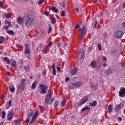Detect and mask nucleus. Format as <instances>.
Masks as SVG:
<instances>
[{
	"mask_svg": "<svg viewBox=\"0 0 125 125\" xmlns=\"http://www.w3.org/2000/svg\"><path fill=\"white\" fill-rule=\"evenodd\" d=\"M34 21V15L32 13L28 14L26 17V20L25 21L26 26L29 27L32 25Z\"/></svg>",
	"mask_w": 125,
	"mask_h": 125,
	"instance_id": "1",
	"label": "nucleus"
},
{
	"mask_svg": "<svg viewBox=\"0 0 125 125\" xmlns=\"http://www.w3.org/2000/svg\"><path fill=\"white\" fill-rule=\"evenodd\" d=\"M54 99L53 98H51L49 93L46 95L45 99V103L47 104H50V105L52 104Z\"/></svg>",
	"mask_w": 125,
	"mask_h": 125,
	"instance_id": "2",
	"label": "nucleus"
},
{
	"mask_svg": "<svg viewBox=\"0 0 125 125\" xmlns=\"http://www.w3.org/2000/svg\"><path fill=\"white\" fill-rule=\"evenodd\" d=\"M24 47V53L25 54V56L27 57L28 59H30V51L28 44H25Z\"/></svg>",
	"mask_w": 125,
	"mask_h": 125,
	"instance_id": "3",
	"label": "nucleus"
},
{
	"mask_svg": "<svg viewBox=\"0 0 125 125\" xmlns=\"http://www.w3.org/2000/svg\"><path fill=\"white\" fill-rule=\"evenodd\" d=\"M80 30L81 40H83V37L86 35V28L85 26H83V28H81Z\"/></svg>",
	"mask_w": 125,
	"mask_h": 125,
	"instance_id": "4",
	"label": "nucleus"
},
{
	"mask_svg": "<svg viewBox=\"0 0 125 125\" xmlns=\"http://www.w3.org/2000/svg\"><path fill=\"white\" fill-rule=\"evenodd\" d=\"M124 34V32L122 30H117L115 33V37L117 39H121Z\"/></svg>",
	"mask_w": 125,
	"mask_h": 125,
	"instance_id": "5",
	"label": "nucleus"
},
{
	"mask_svg": "<svg viewBox=\"0 0 125 125\" xmlns=\"http://www.w3.org/2000/svg\"><path fill=\"white\" fill-rule=\"evenodd\" d=\"M38 115H39V111H37L34 115H33L31 121L29 122L30 124H32V123L35 121L38 117Z\"/></svg>",
	"mask_w": 125,
	"mask_h": 125,
	"instance_id": "6",
	"label": "nucleus"
},
{
	"mask_svg": "<svg viewBox=\"0 0 125 125\" xmlns=\"http://www.w3.org/2000/svg\"><path fill=\"white\" fill-rule=\"evenodd\" d=\"M40 89L42 90L41 93H42L43 94H45L46 93V89L47 88V86H44L43 84L40 85Z\"/></svg>",
	"mask_w": 125,
	"mask_h": 125,
	"instance_id": "7",
	"label": "nucleus"
},
{
	"mask_svg": "<svg viewBox=\"0 0 125 125\" xmlns=\"http://www.w3.org/2000/svg\"><path fill=\"white\" fill-rule=\"evenodd\" d=\"M84 54V53L83 52V49H80V50H79V54L78 55V58L79 60L82 59L83 58Z\"/></svg>",
	"mask_w": 125,
	"mask_h": 125,
	"instance_id": "8",
	"label": "nucleus"
},
{
	"mask_svg": "<svg viewBox=\"0 0 125 125\" xmlns=\"http://www.w3.org/2000/svg\"><path fill=\"white\" fill-rule=\"evenodd\" d=\"M119 96L121 97H124L125 96V88L122 87L119 91Z\"/></svg>",
	"mask_w": 125,
	"mask_h": 125,
	"instance_id": "9",
	"label": "nucleus"
},
{
	"mask_svg": "<svg viewBox=\"0 0 125 125\" xmlns=\"http://www.w3.org/2000/svg\"><path fill=\"white\" fill-rule=\"evenodd\" d=\"M13 117H14V111H12L7 114L8 120H12L13 119Z\"/></svg>",
	"mask_w": 125,
	"mask_h": 125,
	"instance_id": "10",
	"label": "nucleus"
},
{
	"mask_svg": "<svg viewBox=\"0 0 125 125\" xmlns=\"http://www.w3.org/2000/svg\"><path fill=\"white\" fill-rule=\"evenodd\" d=\"M88 100V98H83L80 102H79L78 103V104L80 106L82 105L84 103H85Z\"/></svg>",
	"mask_w": 125,
	"mask_h": 125,
	"instance_id": "11",
	"label": "nucleus"
},
{
	"mask_svg": "<svg viewBox=\"0 0 125 125\" xmlns=\"http://www.w3.org/2000/svg\"><path fill=\"white\" fill-rule=\"evenodd\" d=\"M72 85L76 87H79L82 85V82L80 81L76 82V83H72Z\"/></svg>",
	"mask_w": 125,
	"mask_h": 125,
	"instance_id": "12",
	"label": "nucleus"
},
{
	"mask_svg": "<svg viewBox=\"0 0 125 125\" xmlns=\"http://www.w3.org/2000/svg\"><path fill=\"white\" fill-rule=\"evenodd\" d=\"M11 66H13L14 68H17V65H16L17 62L15 60L11 59Z\"/></svg>",
	"mask_w": 125,
	"mask_h": 125,
	"instance_id": "13",
	"label": "nucleus"
},
{
	"mask_svg": "<svg viewBox=\"0 0 125 125\" xmlns=\"http://www.w3.org/2000/svg\"><path fill=\"white\" fill-rule=\"evenodd\" d=\"M17 21L19 24H22V23L24 21V19L21 18V17H19L17 19Z\"/></svg>",
	"mask_w": 125,
	"mask_h": 125,
	"instance_id": "14",
	"label": "nucleus"
},
{
	"mask_svg": "<svg viewBox=\"0 0 125 125\" xmlns=\"http://www.w3.org/2000/svg\"><path fill=\"white\" fill-rule=\"evenodd\" d=\"M90 66L93 68H96L97 67V62L96 61H93L90 63Z\"/></svg>",
	"mask_w": 125,
	"mask_h": 125,
	"instance_id": "15",
	"label": "nucleus"
},
{
	"mask_svg": "<svg viewBox=\"0 0 125 125\" xmlns=\"http://www.w3.org/2000/svg\"><path fill=\"white\" fill-rule=\"evenodd\" d=\"M25 85L19 84L18 86V89L19 90L21 89L22 90H24L25 89Z\"/></svg>",
	"mask_w": 125,
	"mask_h": 125,
	"instance_id": "16",
	"label": "nucleus"
},
{
	"mask_svg": "<svg viewBox=\"0 0 125 125\" xmlns=\"http://www.w3.org/2000/svg\"><path fill=\"white\" fill-rule=\"evenodd\" d=\"M78 71V69L76 67H75L74 69H72L71 70V74L72 75H74L76 74V73H77Z\"/></svg>",
	"mask_w": 125,
	"mask_h": 125,
	"instance_id": "17",
	"label": "nucleus"
},
{
	"mask_svg": "<svg viewBox=\"0 0 125 125\" xmlns=\"http://www.w3.org/2000/svg\"><path fill=\"white\" fill-rule=\"evenodd\" d=\"M6 33L9 34V35L14 36L15 34L13 30H6Z\"/></svg>",
	"mask_w": 125,
	"mask_h": 125,
	"instance_id": "18",
	"label": "nucleus"
},
{
	"mask_svg": "<svg viewBox=\"0 0 125 125\" xmlns=\"http://www.w3.org/2000/svg\"><path fill=\"white\" fill-rule=\"evenodd\" d=\"M113 111V108L111 104L109 105L108 106V111L107 112L110 114Z\"/></svg>",
	"mask_w": 125,
	"mask_h": 125,
	"instance_id": "19",
	"label": "nucleus"
},
{
	"mask_svg": "<svg viewBox=\"0 0 125 125\" xmlns=\"http://www.w3.org/2000/svg\"><path fill=\"white\" fill-rule=\"evenodd\" d=\"M50 10H52L54 13H58L59 12L58 9L56 7H53L51 8H49Z\"/></svg>",
	"mask_w": 125,
	"mask_h": 125,
	"instance_id": "20",
	"label": "nucleus"
},
{
	"mask_svg": "<svg viewBox=\"0 0 125 125\" xmlns=\"http://www.w3.org/2000/svg\"><path fill=\"white\" fill-rule=\"evenodd\" d=\"M3 61L4 62H7L8 64H10V60H9V59L7 57H4V58H3Z\"/></svg>",
	"mask_w": 125,
	"mask_h": 125,
	"instance_id": "21",
	"label": "nucleus"
},
{
	"mask_svg": "<svg viewBox=\"0 0 125 125\" xmlns=\"http://www.w3.org/2000/svg\"><path fill=\"white\" fill-rule=\"evenodd\" d=\"M97 104V102L96 101H94L92 103H90L89 104V105L92 107V106H96Z\"/></svg>",
	"mask_w": 125,
	"mask_h": 125,
	"instance_id": "22",
	"label": "nucleus"
},
{
	"mask_svg": "<svg viewBox=\"0 0 125 125\" xmlns=\"http://www.w3.org/2000/svg\"><path fill=\"white\" fill-rule=\"evenodd\" d=\"M3 42H4V37L0 36V44H2Z\"/></svg>",
	"mask_w": 125,
	"mask_h": 125,
	"instance_id": "23",
	"label": "nucleus"
},
{
	"mask_svg": "<svg viewBox=\"0 0 125 125\" xmlns=\"http://www.w3.org/2000/svg\"><path fill=\"white\" fill-rule=\"evenodd\" d=\"M5 17L6 19H10V17H11V14H10V13H5Z\"/></svg>",
	"mask_w": 125,
	"mask_h": 125,
	"instance_id": "24",
	"label": "nucleus"
},
{
	"mask_svg": "<svg viewBox=\"0 0 125 125\" xmlns=\"http://www.w3.org/2000/svg\"><path fill=\"white\" fill-rule=\"evenodd\" d=\"M5 24H7L9 27H11V22H10V21H8V20L5 21Z\"/></svg>",
	"mask_w": 125,
	"mask_h": 125,
	"instance_id": "25",
	"label": "nucleus"
},
{
	"mask_svg": "<svg viewBox=\"0 0 125 125\" xmlns=\"http://www.w3.org/2000/svg\"><path fill=\"white\" fill-rule=\"evenodd\" d=\"M66 100H64L63 101L61 102V107H63L66 105Z\"/></svg>",
	"mask_w": 125,
	"mask_h": 125,
	"instance_id": "26",
	"label": "nucleus"
},
{
	"mask_svg": "<svg viewBox=\"0 0 125 125\" xmlns=\"http://www.w3.org/2000/svg\"><path fill=\"white\" fill-rule=\"evenodd\" d=\"M36 84H37V82H34L32 84V86H31V88L32 89H35L36 87Z\"/></svg>",
	"mask_w": 125,
	"mask_h": 125,
	"instance_id": "27",
	"label": "nucleus"
},
{
	"mask_svg": "<svg viewBox=\"0 0 125 125\" xmlns=\"http://www.w3.org/2000/svg\"><path fill=\"white\" fill-rule=\"evenodd\" d=\"M29 69H30V66H29V65H26V66H25V69H24V70H25V71L26 72H29Z\"/></svg>",
	"mask_w": 125,
	"mask_h": 125,
	"instance_id": "28",
	"label": "nucleus"
},
{
	"mask_svg": "<svg viewBox=\"0 0 125 125\" xmlns=\"http://www.w3.org/2000/svg\"><path fill=\"white\" fill-rule=\"evenodd\" d=\"M87 110H90V108L88 106H85V107L82 109L81 111H84Z\"/></svg>",
	"mask_w": 125,
	"mask_h": 125,
	"instance_id": "29",
	"label": "nucleus"
},
{
	"mask_svg": "<svg viewBox=\"0 0 125 125\" xmlns=\"http://www.w3.org/2000/svg\"><path fill=\"white\" fill-rule=\"evenodd\" d=\"M56 21V18L55 17H52L51 18V23L52 24H54L55 23Z\"/></svg>",
	"mask_w": 125,
	"mask_h": 125,
	"instance_id": "30",
	"label": "nucleus"
},
{
	"mask_svg": "<svg viewBox=\"0 0 125 125\" xmlns=\"http://www.w3.org/2000/svg\"><path fill=\"white\" fill-rule=\"evenodd\" d=\"M112 70H111L110 69H108L106 71V74H107V75H109L111 74L112 73Z\"/></svg>",
	"mask_w": 125,
	"mask_h": 125,
	"instance_id": "31",
	"label": "nucleus"
},
{
	"mask_svg": "<svg viewBox=\"0 0 125 125\" xmlns=\"http://www.w3.org/2000/svg\"><path fill=\"white\" fill-rule=\"evenodd\" d=\"M10 91L12 93H14V91H15V88L14 87H10Z\"/></svg>",
	"mask_w": 125,
	"mask_h": 125,
	"instance_id": "32",
	"label": "nucleus"
},
{
	"mask_svg": "<svg viewBox=\"0 0 125 125\" xmlns=\"http://www.w3.org/2000/svg\"><path fill=\"white\" fill-rule=\"evenodd\" d=\"M120 109L123 108V106H124V104L123 103H121L119 105H118Z\"/></svg>",
	"mask_w": 125,
	"mask_h": 125,
	"instance_id": "33",
	"label": "nucleus"
},
{
	"mask_svg": "<svg viewBox=\"0 0 125 125\" xmlns=\"http://www.w3.org/2000/svg\"><path fill=\"white\" fill-rule=\"evenodd\" d=\"M33 113H29L27 115V118H28L29 119H31V117L33 116Z\"/></svg>",
	"mask_w": 125,
	"mask_h": 125,
	"instance_id": "34",
	"label": "nucleus"
},
{
	"mask_svg": "<svg viewBox=\"0 0 125 125\" xmlns=\"http://www.w3.org/2000/svg\"><path fill=\"white\" fill-rule=\"evenodd\" d=\"M5 112H4V111H2V119H5Z\"/></svg>",
	"mask_w": 125,
	"mask_h": 125,
	"instance_id": "35",
	"label": "nucleus"
},
{
	"mask_svg": "<svg viewBox=\"0 0 125 125\" xmlns=\"http://www.w3.org/2000/svg\"><path fill=\"white\" fill-rule=\"evenodd\" d=\"M51 30H52L51 26V25H49V28H48V29L47 30V33L48 34H49L51 32Z\"/></svg>",
	"mask_w": 125,
	"mask_h": 125,
	"instance_id": "36",
	"label": "nucleus"
},
{
	"mask_svg": "<svg viewBox=\"0 0 125 125\" xmlns=\"http://www.w3.org/2000/svg\"><path fill=\"white\" fill-rule=\"evenodd\" d=\"M58 104H59V102L57 101H56L55 102H54V106L55 107H57L58 106Z\"/></svg>",
	"mask_w": 125,
	"mask_h": 125,
	"instance_id": "37",
	"label": "nucleus"
},
{
	"mask_svg": "<svg viewBox=\"0 0 125 125\" xmlns=\"http://www.w3.org/2000/svg\"><path fill=\"white\" fill-rule=\"evenodd\" d=\"M91 88L92 89V90H95L96 89V87L95 85H91L90 86Z\"/></svg>",
	"mask_w": 125,
	"mask_h": 125,
	"instance_id": "38",
	"label": "nucleus"
},
{
	"mask_svg": "<svg viewBox=\"0 0 125 125\" xmlns=\"http://www.w3.org/2000/svg\"><path fill=\"white\" fill-rule=\"evenodd\" d=\"M21 84H22L23 85H25V80L24 79H21Z\"/></svg>",
	"mask_w": 125,
	"mask_h": 125,
	"instance_id": "39",
	"label": "nucleus"
},
{
	"mask_svg": "<svg viewBox=\"0 0 125 125\" xmlns=\"http://www.w3.org/2000/svg\"><path fill=\"white\" fill-rule=\"evenodd\" d=\"M44 1V0H40L38 2L39 5L42 4Z\"/></svg>",
	"mask_w": 125,
	"mask_h": 125,
	"instance_id": "40",
	"label": "nucleus"
},
{
	"mask_svg": "<svg viewBox=\"0 0 125 125\" xmlns=\"http://www.w3.org/2000/svg\"><path fill=\"white\" fill-rule=\"evenodd\" d=\"M52 74L54 76H56V71L55 69H52Z\"/></svg>",
	"mask_w": 125,
	"mask_h": 125,
	"instance_id": "41",
	"label": "nucleus"
},
{
	"mask_svg": "<svg viewBox=\"0 0 125 125\" xmlns=\"http://www.w3.org/2000/svg\"><path fill=\"white\" fill-rule=\"evenodd\" d=\"M98 50L99 51H101L102 50V46H101V44H98Z\"/></svg>",
	"mask_w": 125,
	"mask_h": 125,
	"instance_id": "42",
	"label": "nucleus"
},
{
	"mask_svg": "<svg viewBox=\"0 0 125 125\" xmlns=\"http://www.w3.org/2000/svg\"><path fill=\"white\" fill-rule=\"evenodd\" d=\"M65 11H62V12L61 15V17H65Z\"/></svg>",
	"mask_w": 125,
	"mask_h": 125,
	"instance_id": "43",
	"label": "nucleus"
},
{
	"mask_svg": "<svg viewBox=\"0 0 125 125\" xmlns=\"http://www.w3.org/2000/svg\"><path fill=\"white\" fill-rule=\"evenodd\" d=\"M42 52L43 54H47V50H45V49H43V50H42Z\"/></svg>",
	"mask_w": 125,
	"mask_h": 125,
	"instance_id": "44",
	"label": "nucleus"
},
{
	"mask_svg": "<svg viewBox=\"0 0 125 125\" xmlns=\"http://www.w3.org/2000/svg\"><path fill=\"white\" fill-rule=\"evenodd\" d=\"M4 28L6 31H7V30H8V29H9V26H8V25H5V26H4Z\"/></svg>",
	"mask_w": 125,
	"mask_h": 125,
	"instance_id": "45",
	"label": "nucleus"
},
{
	"mask_svg": "<svg viewBox=\"0 0 125 125\" xmlns=\"http://www.w3.org/2000/svg\"><path fill=\"white\" fill-rule=\"evenodd\" d=\"M16 125L19 124V121L18 120H16L14 121Z\"/></svg>",
	"mask_w": 125,
	"mask_h": 125,
	"instance_id": "46",
	"label": "nucleus"
},
{
	"mask_svg": "<svg viewBox=\"0 0 125 125\" xmlns=\"http://www.w3.org/2000/svg\"><path fill=\"white\" fill-rule=\"evenodd\" d=\"M80 27V24L79 23L76 24V26H75V29L79 28Z\"/></svg>",
	"mask_w": 125,
	"mask_h": 125,
	"instance_id": "47",
	"label": "nucleus"
},
{
	"mask_svg": "<svg viewBox=\"0 0 125 125\" xmlns=\"http://www.w3.org/2000/svg\"><path fill=\"white\" fill-rule=\"evenodd\" d=\"M43 14L45 15L46 16H48L49 12L47 11H45V12H44Z\"/></svg>",
	"mask_w": 125,
	"mask_h": 125,
	"instance_id": "48",
	"label": "nucleus"
},
{
	"mask_svg": "<svg viewBox=\"0 0 125 125\" xmlns=\"http://www.w3.org/2000/svg\"><path fill=\"white\" fill-rule=\"evenodd\" d=\"M115 109L116 111H118L120 109V108L119 107L118 105L115 107Z\"/></svg>",
	"mask_w": 125,
	"mask_h": 125,
	"instance_id": "49",
	"label": "nucleus"
},
{
	"mask_svg": "<svg viewBox=\"0 0 125 125\" xmlns=\"http://www.w3.org/2000/svg\"><path fill=\"white\" fill-rule=\"evenodd\" d=\"M11 102H12V100H11V99L10 100V101L8 102L9 107L11 106Z\"/></svg>",
	"mask_w": 125,
	"mask_h": 125,
	"instance_id": "50",
	"label": "nucleus"
},
{
	"mask_svg": "<svg viewBox=\"0 0 125 125\" xmlns=\"http://www.w3.org/2000/svg\"><path fill=\"white\" fill-rule=\"evenodd\" d=\"M103 61L104 62H106L107 60L105 57H103Z\"/></svg>",
	"mask_w": 125,
	"mask_h": 125,
	"instance_id": "51",
	"label": "nucleus"
},
{
	"mask_svg": "<svg viewBox=\"0 0 125 125\" xmlns=\"http://www.w3.org/2000/svg\"><path fill=\"white\" fill-rule=\"evenodd\" d=\"M57 71H58V72L59 73V72H60V71H61V67H57Z\"/></svg>",
	"mask_w": 125,
	"mask_h": 125,
	"instance_id": "52",
	"label": "nucleus"
},
{
	"mask_svg": "<svg viewBox=\"0 0 125 125\" xmlns=\"http://www.w3.org/2000/svg\"><path fill=\"white\" fill-rule=\"evenodd\" d=\"M69 89L70 90H71V89H73H73H74V88L73 86L70 85L69 87Z\"/></svg>",
	"mask_w": 125,
	"mask_h": 125,
	"instance_id": "53",
	"label": "nucleus"
},
{
	"mask_svg": "<svg viewBox=\"0 0 125 125\" xmlns=\"http://www.w3.org/2000/svg\"><path fill=\"white\" fill-rule=\"evenodd\" d=\"M3 5V2L2 1H0V7H1Z\"/></svg>",
	"mask_w": 125,
	"mask_h": 125,
	"instance_id": "54",
	"label": "nucleus"
},
{
	"mask_svg": "<svg viewBox=\"0 0 125 125\" xmlns=\"http://www.w3.org/2000/svg\"><path fill=\"white\" fill-rule=\"evenodd\" d=\"M69 80H70V79L68 77H66L65 81V82H67V81H69Z\"/></svg>",
	"mask_w": 125,
	"mask_h": 125,
	"instance_id": "55",
	"label": "nucleus"
},
{
	"mask_svg": "<svg viewBox=\"0 0 125 125\" xmlns=\"http://www.w3.org/2000/svg\"><path fill=\"white\" fill-rule=\"evenodd\" d=\"M56 64L54 63L52 65V69H55Z\"/></svg>",
	"mask_w": 125,
	"mask_h": 125,
	"instance_id": "56",
	"label": "nucleus"
},
{
	"mask_svg": "<svg viewBox=\"0 0 125 125\" xmlns=\"http://www.w3.org/2000/svg\"><path fill=\"white\" fill-rule=\"evenodd\" d=\"M52 44V42H49V43H48V46L50 47Z\"/></svg>",
	"mask_w": 125,
	"mask_h": 125,
	"instance_id": "57",
	"label": "nucleus"
},
{
	"mask_svg": "<svg viewBox=\"0 0 125 125\" xmlns=\"http://www.w3.org/2000/svg\"><path fill=\"white\" fill-rule=\"evenodd\" d=\"M7 76H10L11 75V73H10V72H7Z\"/></svg>",
	"mask_w": 125,
	"mask_h": 125,
	"instance_id": "58",
	"label": "nucleus"
},
{
	"mask_svg": "<svg viewBox=\"0 0 125 125\" xmlns=\"http://www.w3.org/2000/svg\"><path fill=\"white\" fill-rule=\"evenodd\" d=\"M123 27L125 28V21H124L122 23Z\"/></svg>",
	"mask_w": 125,
	"mask_h": 125,
	"instance_id": "59",
	"label": "nucleus"
},
{
	"mask_svg": "<svg viewBox=\"0 0 125 125\" xmlns=\"http://www.w3.org/2000/svg\"><path fill=\"white\" fill-rule=\"evenodd\" d=\"M30 119H29V118L27 117V119H26V123H28L29 122Z\"/></svg>",
	"mask_w": 125,
	"mask_h": 125,
	"instance_id": "60",
	"label": "nucleus"
},
{
	"mask_svg": "<svg viewBox=\"0 0 125 125\" xmlns=\"http://www.w3.org/2000/svg\"><path fill=\"white\" fill-rule=\"evenodd\" d=\"M123 8H125V1L124 2V3L123 4Z\"/></svg>",
	"mask_w": 125,
	"mask_h": 125,
	"instance_id": "61",
	"label": "nucleus"
},
{
	"mask_svg": "<svg viewBox=\"0 0 125 125\" xmlns=\"http://www.w3.org/2000/svg\"><path fill=\"white\" fill-rule=\"evenodd\" d=\"M97 22L96 21V22H95V23L94 24V28L96 27V26H97Z\"/></svg>",
	"mask_w": 125,
	"mask_h": 125,
	"instance_id": "62",
	"label": "nucleus"
},
{
	"mask_svg": "<svg viewBox=\"0 0 125 125\" xmlns=\"http://www.w3.org/2000/svg\"><path fill=\"white\" fill-rule=\"evenodd\" d=\"M118 119L119 121H121L122 120V118L121 117H118Z\"/></svg>",
	"mask_w": 125,
	"mask_h": 125,
	"instance_id": "63",
	"label": "nucleus"
},
{
	"mask_svg": "<svg viewBox=\"0 0 125 125\" xmlns=\"http://www.w3.org/2000/svg\"><path fill=\"white\" fill-rule=\"evenodd\" d=\"M76 11H77V13H78L79 11V9H78V7H76Z\"/></svg>",
	"mask_w": 125,
	"mask_h": 125,
	"instance_id": "64",
	"label": "nucleus"
}]
</instances>
